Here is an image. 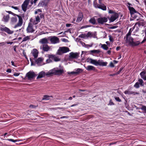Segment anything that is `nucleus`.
Here are the masks:
<instances>
[{
  "mask_svg": "<svg viewBox=\"0 0 146 146\" xmlns=\"http://www.w3.org/2000/svg\"><path fill=\"white\" fill-rule=\"evenodd\" d=\"M134 28V27L133 28H131L129 32L124 37L126 43L132 46H136L138 45L140 43L139 41L134 42L133 38L131 36V32L133 30Z\"/></svg>",
  "mask_w": 146,
  "mask_h": 146,
  "instance_id": "nucleus-1",
  "label": "nucleus"
},
{
  "mask_svg": "<svg viewBox=\"0 0 146 146\" xmlns=\"http://www.w3.org/2000/svg\"><path fill=\"white\" fill-rule=\"evenodd\" d=\"M86 61L87 62L92 64L96 66H106L108 64L107 62H103L102 60H96L93 59L89 58L87 59Z\"/></svg>",
  "mask_w": 146,
  "mask_h": 146,
  "instance_id": "nucleus-2",
  "label": "nucleus"
},
{
  "mask_svg": "<svg viewBox=\"0 0 146 146\" xmlns=\"http://www.w3.org/2000/svg\"><path fill=\"white\" fill-rule=\"evenodd\" d=\"M63 72V69H58L57 68H54L48 72V75H50L54 74V75H60L62 74Z\"/></svg>",
  "mask_w": 146,
  "mask_h": 146,
  "instance_id": "nucleus-3",
  "label": "nucleus"
},
{
  "mask_svg": "<svg viewBox=\"0 0 146 146\" xmlns=\"http://www.w3.org/2000/svg\"><path fill=\"white\" fill-rule=\"evenodd\" d=\"M69 51V48L67 47H60L57 52V54L60 55L62 54L66 53Z\"/></svg>",
  "mask_w": 146,
  "mask_h": 146,
  "instance_id": "nucleus-4",
  "label": "nucleus"
},
{
  "mask_svg": "<svg viewBox=\"0 0 146 146\" xmlns=\"http://www.w3.org/2000/svg\"><path fill=\"white\" fill-rule=\"evenodd\" d=\"M34 25L32 23H29L27 28L26 31L27 33H32L35 31V28H36V26L34 27Z\"/></svg>",
  "mask_w": 146,
  "mask_h": 146,
  "instance_id": "nucleus-5",
  "label": "nucleus"
},
{
  "mask_svg": "<svg viewBox=\"0 0 146 146\" xmlns=\"http://www.w3.org/2000/svg\"><path fill=\"white\" fill-rule=\"evenodd\" d=\"M51 43L52 44H56L59 42V39L57 37L52 36L48 38Z\"/></svg>",
  "mask_w": 146,
  "mask_h": 146,
  "instance_id": "nucleus-6",
  "label": "nucleus"
},
{
  "mask_svg": "<svg viewBox=\"0 0 146 146\" xmlns=\"http://www.w3.org/2000/svg\"><path fill=\"white\" fill-rule=\"evenodd\" d=\"M30 0H25L21 5L22 10L24 12H26L27 9H28V5Z\"/></svg>",
  "mask_w": 146,
  "mask_h": 146,
  "instance_id": "nucleus-7",
  "label": "nucleus"
},
{
  "mask_svg": "<svg viewBox=\"0 0 146 146\" xmlns=\"http://www.w3.org/2000/svg\"><path fill=\"white\" fill-rule=\"evenodd\" d=\"M15 15L18 17L19 19L18 22L14 26V28H16L18 27H21L23 23V19L21 16L17 15Z\"/></svg>",
  "mask_w": 146,
  "mask_h": 146,
  "instance_id": "nucleus-8",
  "label": "nucleus"
},
{
  "mask_svg": "<svg viewBox=\"0 0 146 146\" xmlns=\"http://www.w3.org/2000/svg\"><path fill=\"white\" fill-rule=\"evenodd\" d=\"M0 30L1 31H4L7 33L9 34H12L14 32L13 31L9 29L7 27L3 26H1L0 27Z\"/></svg>",
  "mask_w": 146,
  "mask_h": 146,
  "instance_id": "nucleus-9",
  "label": "nucleus"
},
{
  "mask_svg": "<svg viewBox=\"0 0 146 146\" xmlns=\"http://www.w3.org/2000/svg\"><path fill=\"white\" fill-rule=\"evenodd\" d=\"M108 20V19L105 17H100L97 19L98 23L100 24H104V23L106 22Z\"/></svg>",
  "mask_w": 146,
  "mask_h": 146,
  "instance_id": "nucleus-10",
  "label": "nucleus"
},
{
  "mask_svg": "<svg viewBox=\"0 0 146 146\" xmlns=\"http://www.w3.org/2000/svg\"><path fill=\"white\" fill-rule=\"evenodd\" d=\"M36 76L34 72H29L26 75V77L29 80H31L33 78Z\"/></svg>",
  "mask_w": 146,
  "mask_h": 146,
  "instance_id": "nucleus-11",
  "label": "nucleus"
},
{
  "mask_svg": "<svg viewBox=\"0 0 146 146\" xmlns=\"http://www.w3.org/2000/svg\"><path fill=\"white\" fill-rule=\"evenodd\" d=\"M48 72H45L44 71H42L40 72L37 77V79H38L44 77L45 76H50V75H48Z\"/></svg>",
  "mask_w": 146,
  "mask_h": 146,
  "instance_id": "nucleus-12",
  "label": "nucleus"
},
{
  "mask_svg": "<svg viewBox=\"0 0 146 146\" xmlns=\"http://www.w3.org/2000/svg\"><path fill=\"white\" fill-rule=\"evenodd\" d=\"M40 49L44 52H47L50 50V48L48 45L43 44L40 46Z\"/></svg>",
  "mask_w": 146,
  "mask_h": 146,
  "instance_id": "nucleus-13",
  "label": "nucleus"
},
{
  "mask_svg": "<svg viewBox=\"0 0 146 146\" xmlns=\"http://www.w3.org/2000/svg\"><path fill=\"white\" fill-rule=\"evenodd\" d=\"M44 59L42 57L38 58L36 60V62L38 66H41L44 64L43 62Z\"/></svg>",
  "mask_w": 146,
  "mask_h": 146,
  "instance_id": "nucleus-14",
  "label": "nucleus"
},
{
  "mask_svg": "<svg viewBox=\"0 0 146 146\" xmlns=\"http://www.w3.org/2000/svg\"><path fill=\"white\" fill-rule=\"evenodd\" d=\"M118 15L117 13H114L111 17L110 20L111 22H113L118 17Z\"/></svg>",
  "mask_w": 146,
  "mask_h": 146,
  "instance_id": "nucleus-15",
  "label": "nucleus"
},
{
  "mask_svg": "<svg viewBox=\"0 0 146 146\" xmlns=\"http://www.w3.org/2000/svg\"><path fill=\"white\" fill-rule=\"evenodd\" d=\"M31 53L35 58H36L38 55V50L35 48L33 49Z\"/></svg>",
  "mask_w": 146,
  "mask_h": 146,
  "instance_id": "nucleus-16",
  "label": "nucleus"
},
{
  "mask_svg": "<svg viewBox=\"0 0 146 146\" xmlns=\"http://www.w3.org/2000/svg\"><path fill=\"white\" fill-rule=\"evenodd\" d=\"M70 58H77L79 56V54L77 52H72L70 54Z\"/></svg>",
  "mask_w": 146,
  "mask_h": 146,
  "instance_id": "nucleus-17",
  "label": "nucleus"
},
{
  "mask_svg": "<svg viewBox=\"0 0 146 146\" xmlns=\"http://www.w3.org/2000/svg\"><path fill=\"white\" fill-rule=\"evenodd\" d=\"M129 9L130 11V14L131 15L135 13L139 14V13L136 11L135 10L133 7H129Z\"/></svg>",
  "mask_w": 146,
  "mask_h": 146,
  "instance_id": "nucleus-18",
  "label": "nucleus"
},
{
  "mask_svg": "<svg viewBox=\"0 0 146 146\" xmlns=\"http://www.w3.org/2000/svg\"><path fill=\"white\" fill-rule=\"evenodd\" d=\"M39 42L42 44H46L48 43V40L46 38L40 39L39 41Z\"/></svg>",
  "mask_w": 146,
  "mask_h": 146,
  "instance_id": "nucleus-19",
  "label": "nucleus"
},
{
  "mask_svg": "<svg viewBox=\"0 0 146 146\" xmlns=\"http://www.w3.org/2000/svg\"><path fill=\"white\" fill-rule=\"evenodd\" d=\"M89 22L90 23L93 25H95L97 24L96 20L94 17H93L90 18L89 20Z\"/></svg>",
  "mask_w": 146,
  "mask_h": 146,
  "instance_id": "nucleus-20",
  "label": "nucleus"
},
{
  "mask_svg": "<svg viewBox=\"0 0 146 146\" xmlns=\"http://www.w3.org/2000/svg\"><path fill=\"white\" fill-rule=\"evenodd\" d=\"M83 16L82 13H79L76 20L77 22L79 23L80 22L83 18Z\"/></svg>",
  "mask_w": 146,
  "mask_h": 146,
  "instance_id": "nucleus-21",
  "label": "nucleus"
},
{
  "mask_svg": "<svg viewBox=\"0 0 146 146\" xmlns=\"http://www.w3.org/2000/svg\"><path fill=\"white\" fill-rule=\"evenodd\" d=\"M86 70L88 71L94 70L95 69V68L91 65H88L87 67H85Z\"/></svg>",
  "mask_w": 146,
  "mask_h": 146,
  "instance_id": "nucleus-22",
  "label": "nucleus"
},
{
  "mask_svg": "<svg viewBox=\"0 0 146 146\" xmlns=\"http://www.w3.org/2000/svg\"><path fill=\"white\" fill-rule=\"evenodd\" d=\"M98 8L101 9L104 11H106V6L102 3L99 4V5H98Z\"/></svg>",
  "mask_w": 146,
  "mask_h": 146,
  "instance_id": "nucleus-23",
  "label": "nucleus"
},
{
  "mask_svg": "<svg viewBox=\"0 0 146 146\" xmlns=\"http://www.w3.org/2000/svg\"><path fill=\"white\" fill-rule=\"evenodd\" d=\"M9 15H4L3 19V20L5 22H7L9 21Z\"/></svg>",
  "mask_w": 146,
  "mask_h": 146,
  "instance_id": "nucleus-24",
  "label": "nucleus"
},
{
  "mask_svg": "<svg viewBox=\"0 0 146 146\" xmlns=\"http://www.w3.org/2000/svg\"><path fill=\"white\" fill-rule=\"evenodd\" d=\"M45 0H42L40 1L38 5L39 7H43L44 5H46V3L45 2Z\"/></svg>",
  "mask_w": 146,
  "mask_h": 146,
  "instance_id": "nucleus-25",
  "label": "nucleus"
},
{
  "mask_svg": "<svg viewBox=\"0 0 146 146\" xmlns=\"http://www.w3.org/2000/svg\"><path fill=\"white\" fill-rule=\"evenodd\" d=\"M17 18L14 16L11 18V21L12 23H15L17 22Z\"/></svg>",
  "mask_w": 146,
  "mask_h": 146,
  "instance_id": "nucleus-26",
  "label": "nucleus"
},
{
  "mask_svg": "<svg viewBox=\"0 0 146 146\" xmlns=\"http://www.w3.org/2000/svg\"><path fill=\"white\" fill-rule=\"evenodd\" d=\"M40 19L39 16H37L36 17L35 21L33 23L34 25H36L40 22Z\"/></svg>",
  "mask_w": 146,
  "mask_h": 146,
  "instance_id": "nucleus-27",
  "label": "nucleus"
},
{
  "mask_svg": "<svg viewBox=\"0 0 146 146\" xmlns=\"http://www.w3.org/2000/svg\"><path fill=\"white\" fill-rule=\"evenodd\" d=\"M137 24L139 25H139H142V23H140L139 22L136 23H135L134 26L133 28L134 27V29H135V31L136 32H137V31H139V29L138 28V27H135V26Z\"/></svg>",
  "mask_w": 146,
  "mask_h": 146,
  "instance_id": "nucleus-28",
  "label": "nucleus"
},
{
  "mask_svg": "<svg viewBox=\"0 0 146 146\" xmlns=\"http://www.w3.org/2000/svg\"><path fill=\"white\" fill-rule=\"evenodd\" d=\"M31 36H27L23 38L22 42H25L29 40L31 38Z\"/></svg>",
  "mask_w": 146,
  "mask_h": 146,
  "instance_id": "nucleus-29",
  "label": "nucleus"
},
{
  "mask_svg": "<svg viewBox=\"0 0 146 146\" xmlns=\"http://www.w3.org/2000/svg\"><path fill=\"white\" fill-rule=\"evenodd\" d=\"M91 53L98 54L100 52L99 50H94L90 51Z\"/></svg>",
  "mask_w": 146,
  "mask_h": 146,
  "instance_id": "nucleus-30",
  "label": "nucleus"
},
{
  "mask_svg": "<svg viewBox=\"0 0 146 146\" xmlns=\"http://www.w3.org/2000/svg\"><path fill=\"white\" fill-rule=\"evenodd\" d=\"M100 44L101 46V47L104 50H107L108 49V47L107 46L106 44Z\"/></svg>",
  "mask_w": 146,
  "mask_h": 146,
  "instance_id": "nucleus-31",
  "label": "nucleus"
},
{
  "mask_svg": "<svg viewBox=\"0 0 146 146\" xmlns=\"http://www.w3.org/2000/svg\"><path fill=\"white\" fill-rule=\"evenodd\" d=\"M82 71V69L80 68H78L75 71V74H77L81 72Z\"/></svg>",
  "mask_w": 146,
  "mask_h": 146,
  "instance_id": "nucleus-32",
  "label": "nucleus"
},
{
  "mask_svg": "<svg viewBox=\"0 0 146 146\" xmlns=\"http://www.w3.org/2000/svg\"><path fill=\"white\" fill-rule=\"evenodd\" d=\"M124 93L125 94L130 95L133 94L134 93V92L132 91H131L129 90H126L124 92Z\"/></svg>",
  "mask_w": 146,
  "mask_h": 146,
  "instance_id": "nucleus-33",
  "label": "nucleus"
},
{
  "mask_svg": "<svg viewBox=\"0 0 146 146\" xmlns=\"http://www.w3.org/2000/svg\"><path fill=\"white\" fill-rule=\"evenodd\" d=\"M5 140H8L9 141H11L12 142H17L18 141H22V140H14L12 139H5Z\"/></svg>",
  "mask_w": 146,
  "mask_h": 146,
  "instance_id": "nucleus-34",
  "label": "nucleus"
},
{
  "mask_svg": "<svg viewBox=\"0 0 146 146\" xmlns=\"http://www.w3.org/2000/svg\"><path fill=\"white\" fill-rule=\"evenodd\" d=\"M56 56L52 54H49L48 55V57L49 58H51V60H53L54 59Z\"/></svg>",
  "mask_w": 146,
  "mask_h": 146,
  "instance_id": "nucleus-35",
  "label": "nucleus"
},
{
  "mask_svg": "<svg viewBox=\"0 0 146 146\" xmlns=\"http://www.w3.org/2000/svg\"><path fill=\"white\" fill-rule=\"evenodd\" d=\"M138 82L139 84L141 86H143V81L142 79H139L138 80Z\"/></svg>",
  "mask_w": 146,
  "mask_h": 146,
  "instance_id": "nucleus-36",
  "label": "nucleus"
},
{
  "mask_svg": "<svg viewBox=\"0 0 146 146\" xmlns=\"http://www.w3.org/2000/svg\"><path fill=\"white\" fill-rule=\"evenodd\" d=\"M49 97L48 95H45L43 96L42 100H48L49 99Z\"/></svg>",
  "mask_w": 146,
  "mask_h": 146,
  "instance_id": "nucleus-37",
  "label": "nucleus"
},
{
  "mask_svg": "<svg viewBox=\"0 0 146 146\" xmlns=\"http://www.w3.org/2000/svg\"><path fill=\"white\" fill-rule=\"evenodd\" d=\"M145 72H141L140 74V75L141 76V78L143 79L145 76Z\"/></svg>",
  "mask_w": 146,
  "mask_h": 146,
  "instance_id": "nucleus-38",
  "label": "nucleus"
},
{
  "mask_svg": "<svg viewBox=\"0 0 146 146\" xmlns=\"http://www.w3.org/2000/svg\"><path fill=\"white\" fill-rule=\"evenodd\" d=\"M54 60L55 62H58L60 60V59L58 57L56 56Z\"/></svg>",
  "mask_w": 146,
  "mask_h": 146,
  "instance_id": "nucleus-39",
  "label": "nucleus"
},
{
  "mask_svg": "<svg viewBox=\"0 0 146 146\" xmlns=\"http://www.w3.org/2000/svg\"><path fill=\"white\" fill-rule=\"evenodd\" d=\"M139 82H137L134 85V87L136 88H138L139 87Z\"/></svg>",
  "mask_w": 146,
  "mask_h": 146,
  "instance_id": "nucleus-40",
  "label": "nucleus"
},
{
  "mask_svg": "<svg viewBox=\"0 0 146 146\" xmlns=\"http://www.w3.org/2000/svg\"><path fill=\"white\" fill-rule=\"evenodd\" d=\"M145 36L144 37L143 40L141 42V43H144V42H145V41H146V30H145Z\"/></svg>",
  "mask_w": 146,
  "mask_h": 146,
  "instance_id": "nucleus-41",
  "label": "nucleus"
},
{
  "mask_svg": "<svg viewBox=\"0 0 146 146\" xmlns=\"http://www.w3.org/2000/svg\"><path fill=\"white\" fill-rule=\"evenodd\" d=\"M46 63H50L52 62V61L51 60V58H48L46 60Z\"/></svg>",
  "mask_w": 146,
  "mask_h": 146,
  "instance_id": "nucleus-42",
  "label": "nucleus"
},
{
  "mask_svg": "<svg viewBox=\"0 0 146 146\" xmlns=\"http://www.w3.org/2000/svg\"><path fill=\"white\" fill-rule=\"evenodd\" d=\"M115 99L116 100L117 102H120L121 101V99H120L119 97H115Z\"/></svg>",
  "mask_w": 146,
  "mask_h": 146,
  "instance_id": "nucleus-43",
  "label": "nucleus"
},
{
  "mask_svg": "<svg viewBox=\"0 0 146 146\" xmlns=\"http://www.w3.org/2000/svg\"><path fill=\"white\" fill-rule=\"evenodd\" d=\"M11 7L16 10H18V11L19 10V8L18 7L12 6Z\"/></svg>",
  "mask_w": 146,
  "mask_h": 146,
  "instance_id": "nucleus-44",
  "label": "nucleus"
},
{
  "mask_svg": "<svg viewBox=\"0 0 146 146\" xmlns=\"http://www.w3.org/2000/svg\"><path fill=\"white\" fill-rule=\"evenodd\" d=\"M141 109L146 113V107L144 106L142 107Z\"/></svg>",
  "mask_w": 146,
  "mask_h": 146,
  "instance_id": "nucleus-45",
  "label": "nucleus"
},
{
  "mask_svg": "<svg viewBox=\"0 0 146 146\" xmlns=\"http://www.w3.org/2000/svg\"><path fill=\"white\" fill-rule=\"evenodd\" d=\"M98 5H99V4H98L97 3H95V2H94V6L96 8H98Z\"/></svg>",
  "mask_w": 146,
  "mask_h": 146,
  "instance_id": "nucleus-46",
  "label": "nucleus"
},
{
  "mask_svg": "<svg viewBox=\"0 0 146 146\" xmlns=\"http://www.w3.org/2000/svg\"><path fill=\"white\" fill-rule=\"evenodd\" d=\"M109 66L110 67H113L114 66L113 63L112 62L110 63Z\"/></svg>",
  "mask_w": 146,
  "mask_h": 146,
  "instance_id": "nucleus-47",
  "label": "nucleus"
},
{
  "mask_svg": "<svg viewBox=\"0 0 146 146\" xmlns=\"http://www.w3.org/2000/svg\"><path fill=\"white\" fill-rule=\"evenodd\" d=\"M108 13H111V14H114V13H116L115 12H114L113 11H112V10H109Z\"/></svg>",
  "mask_w": 146,
  "mask_h": 146,
  "instance_id": "nucleus-48",
  "label": "nucleus"
},
{
  "mask_svg": "<svg viewBox=\"0 0 146 146\" xmlns=\"http://www.w3.org/2000/svg\"><path fill=\"white\" fill-rule=\"evenodd\" d=\"M80 42L83 46H84L85 47L86 44H85L84 42L82 41H80Z\"/></svg>",
  "mask_w": 146,
  "mask_h": 146,
  "instance_id": "nucleus-49",
  "label": "nucleus"
},
{
  "mask_svg": "<svg viewBox=\"0 0 146 146\" xmlns=\"http://www.w3.org/2000/svg\"><path fill=\"white\" fill-rule=\"evenodd\" d=\"M109 40H110V41L111 42H113V40L112 38L111 37V36H109Z\"/></svg>",
  "mask_w": 146,
  "mask_h": 146,
  "instance_id": "nucleus-50",
  "label": "nucleus"
},
{
  "mask_svg": "<svg viewBox=\"0 0 146 146\" xmlns=\"http://www.w3.org/2000/svg\"><path fill=\"white\" fill-rule=\"evenodd\" d=\"M19 74H20V73H15L14 74V75L15 76H19Z\"/></svg>",
  "mask_w": 146,
  "mask_h": 146,
  "instance_id": "nucleus-51",
  "label": "nucleus"
},
{
  "mask_svg": "<svg viewBox=\"0 0 146 146\" xmlns=\"http://www.w3.org/2000/svg\"><path fill=\"white\" fill-rule=\"evenodd\" d=\"M113 104H113V102H112L111 101V100H110V101L109 105H113Z\"/></svg>",
  "mask_w": 146,
  "mask_h": 146,
  "instance_id": "nucleus-52",
  "label": "nucleus"
},
{
  "mask_svg": "<svg viewBox=\"0 0 146 146\" xmlns=\"http://www.w3.org/2000/svg\"><path fill=\"white\" fill-rule=\"evenodd\" d=\"M30 3L31 5H32L33 3H34V0H31L30 1Z\"/></svg>",
  "mask_w": 146,
  "mask_h": 146,
  "instance_id": "nucleus-53",
  "label": "nucleus"
},
{
  "mask_svg": "<svg viewBox=\"0 0 146 146\" xmlns=\"http://www.w3.org/2000/svg\"><path fill=\"white\" fill-rule=\"evenodd\" d=\"M6 71L7 72L11 73V70L10 69H8Z\"/></svg>",
  "mask_w": 146,
  "mask_h": 146,
  "instance_id": "nucleus-54",
  "label": "nucleus"
},
{
  "mask_svg": "<svg viewBox=\"0 0 146 146\" xmlns=\"http://www.w3.org/2000/svg\"><path fill=\"white\" fill-rule=\"evenodd\" d=\"M92 46V45H89L88 44H86L85 47H91Z\"/></svg>",
  "mask_w": 146,
  "mask_h": 146,
  "instance_id": "nucleus-55",
  "label": "nucleus"
},
{
  "mask_svg": "<svg viewBox=\"0 0 146 146\" xmlns=\"http://www.w3.org/2000/svg\"><path fill=\"white\" fill-rule=\"evenodd\" d=\"M6 12H7L9 14H14L13 13H12V12H11V11H6Z\"/></svg>",
  "mask_w": 146,
  "mask_h": 146,
  "instance_id": "nucleus-56",
  "label": "nucleus"
},
{
  "mask_svg": "<svg viewBox=\"0 0 146 146\" xmlns=\"http://www.w3.org/2000/svg\"><path fill=\"white\" fill-rule=\"evenodd\" d=\"M68 74H75V71L72 72H69Z\"/></svg>",
  "mask_w": 146,
  "mask_h": 146,
  "instance_id": "nucleus-57",
  "label": "nucleus"
},
{
  "mask_svg": "<svg viewBox=\"0 0 146 146\" xmlns=\"http://www.w3.org/2000/svg\"><path fill=\"white\" fill-rule=\"evenodd\" d=\"M12 65L16 67V66L15 65L14 62L13 61H12L11 62Z\"/></svg>",
  "mask_w": 146,
  "mask_h": 146,
  "instance_id": "nucleus-58",
  "label": "nucleus"
},
{
  "mask_svg": "<svg viewBox=\"0 0 146 146\" xmlns=\"http://www.w3.org/2000/svg\"><path fill=\"white\" fill-rule=\"evenodd\" d=\"M71 25V24H66V26L67 27H70Z\"/></svg>",
  "mask_w": 146,
  "mask_h": 146,
  "instance_id": "nucleus-59",
  "label": "nucleus"
},
{
  "mask_svg": "<svg viewBox=\"0 0 146 146\" xmlns=\"http://www.w3.org/2000/svg\"><path fill=\"white\" fill-rule=\"evenodd\" d=\"M62 41L64 42H67L68 41V40L64 38L62 39Z\"/></svg>",
  "mask_w": 146,
  "mask_h": 146,
  "instance_id": "nucleus-60",
  "label": "nucleus"
},
{
  "mask_svg": "<svg viewBox=\"0 0 146 146\" xmlns=\"http://www.w3.org/2000/svg\"><path fill=\"white\" fill-rule=\"evenodd\" d=\"M38 13L39 12H42V11L40 9H38L36 10Z\"/></svg>",
  "mask_w": 146,
  "mask_h": 146,
  "instance_id": "nucleus-61",
  "label": "nucleus"
},
{
  "mask_svg": "<svg viewBox=\"0 0 146 146\" xmlns=\"http://www.w3.org/2000/svg\"><path fill=\"white\" fill-rule=\"evenodd\" d=\"M121 71V69H120L119 70L117 73L116 74H119L120 73V72Z\"/></svg>",
  "mask_w": 146,
  "mask_h": 146,
  "instance_id": "nucleus-62",
  "label": "nucleus"
},
{
  "mask_svg": "<svg viewBox=\"0 0 146 146\" xmlns=\"http://www.w3.org/2000/svg\"><path fill=\"white\" fill-rule=\"evenodd\" d=\"M0 44H1V45L3 46L5 44V43L4 42H2L1 43L0 42Z\"/></svg>",
  "mask_w": 146,
  "mask_h": 146,
  "instance_id": "nucleus-63",
  "label": "nucleus"
},
{
  "mask_svg": "<svg viewBox=\"0 0 146 146\" xmlns=\"http://www.w3.org/2000/svg\"><path fill=\"white\" fill-rule=\"evenodd\" d=\"M102 0H99V3H100V4H102Z\"/></svg>",
  "mask_w": 146,
  "mask_h": 146,
  "instance_id": "nucleus-64",
  "label": "nucleus"
}]
</instances>
